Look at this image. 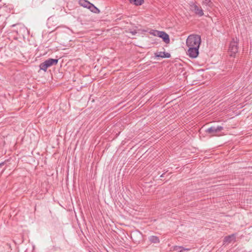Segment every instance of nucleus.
<instances>
[{
	"label": "nucleus",
	"mask_w": 252,
	"mask_h": 252,
	"mask_svg": "<svg viewBox=\"0 0 252 252\" xmlns=\"http://www.w3.org/2000/svg\"><path fill=\"white\" fill-rule=\"evenodd\" d=\"M201 37L197 34L189 35L186 40L187 46L199 48L201 44Z\"/></svg>",
	"instance_id": "obj_1"
},
{
	"label": "nucleus",
	"mask_w": 252,
	"mask_h": 252,
	"mask_svg": "<svg viewBox=\"0 0 252 252\" xmlns=\"http://www.w3.org/2000/svg\"><path fill=\"white\" fill-rule=\"evenodd\" d=\"M58 63V59H48L44 62L41 63L39 65V68L44 71H46L48 67L56 65Z\"/></svg>",
	"instance_id": "obj_2"
},
{
	"label": "nucleus",
	"mask_w": 252,
	"mask_h": 252,
	"mask_svg": "<svg viewBox=\"0 0 252 252\" xmlns=\"http://www.w3.org/2000/svg\"><path fill=\"white\" fill-rule=\"evenodd\" d=\"M189 8L191 11L199 17H201L204 15L203 10L201 7L195 2H191L189 3Z\"/></svg>",
	"instance_id": "obj_3"
},
{
	"label": "nucleus",
	"mask_w": 252,
	"mask_h": 252,
	"mask_svg": "<svg viewBox=\"0 0 252 252\" xmlns=\"http://www.w3.org/2000/svg\"><path fill=\"white\" fill-rule=\"evenodd\" d=\"M223 129V127L221 126H211L207 128L205 132L210 135L211 136H218V133Z\"/></svg>",
	"instance_id": "obj_4"
},
{
	"label": "nucleus",
	"mask_w": 252,
	"mask_h": 252,
	"mask_svg": "<svg viewBox=\"0 0 252 252\" xmlns=\"http://www.w3.org/2000/svg\"><path fill=\"white\" fill-rule=\"evenodd\" d=\"M237 39H233L230 42L229 47V51L231 53V56H234L238 51Z\"/></svg>",
	"instance_id": "obj_5"
},
{
	"label": "nucleus",
	"mask_w": 252,
	"mask_h": 252,
	"mask_svg": "<svg viewBox=\"0 0 252 252\" xmlns=\"http://www.w3.org/2000/svg\"><path fill=\"white\" fill-rule=\"evenodd\" d=\"M189 49L187 52V55L191 58H196L199 54V48L198 47H193L188 46Z\"/></svg>",
	"instance_id": "obj_6"
},
{
	"label": "nucleus",
	"mask_w": 252,
	"mask_h": 252,
	"mask_svg": "<svg viewBox=\"0 0 252 252\" xmlns=\"http://www.w3.org/2000/svg\"><path fill=\"white\" fill-rule=\"evenodd\" d=\"M154 55L155 57L161 58H169L171 57L169 53L161 51L155 53Z\"/></svg>",
	"instance_id": "obj_7"
},
{
	"label": "nucleus",
	"mask_w": 252,
	"mask_h": 252,
	"mask_svg": "<svg viewBox=\"0 0 252 252\" xmlns=\"http://www.w3.org/2000/svg\"><path fill=\"white\" fill-rule=\"evenodd\" d=\"M159 37L162 39L163 41L166 44H168L170 42V38L169 35L165 32L161 31L160 34H159Z\"/></svg>",
	"instance_id": "obj_8"
},
{
	"label": "nucleus",
	"mask_w": 252,
	"mask_h": 252,
	"mask_svg": "<svg viewBox=\"0 0 252 252\" xmlns=\"http://www.w3.org/2000/svg\"><path fill=\"white\" fill-rule=\"evenodd\" d=\"M235 240V234H233L224 237L223 240L224 243H230L233 241Z\"/></svg>",
	"instance_id": "obj_9"
},
{
	"label": "nucleus",
	"mask_w": 252,
	"mask_h": 252,
	"mask_svg": "<svg viewBox=\"0 0 252 252\" xmlns=\"http://www.w3.org/2000/svg\"><path fill=\"white\" fill-rule=\"evenodd\" d=\"M149 240L151 243L158 244L160 242L159 238L157 236H151L149 237Z\"/></svg>",
	"instance_id": "obj_10"
},
{
	"label": "nucleus",
	"mask_w": 252,
	"mask_h": 252,
	"mask_svg": "<svg viewBox=\"0 0 252 252\" xmlns=\"http://www.w3.org/2000/svg\"><path fill=\"white\" fill-rule=\"evenodd\" d=\"M88 8L94 13H98L99 12V10L91 3H90Z\"/></svg>",
	"instance_id": "obj_11"
},
{
	"label": "nucleus",
	"mask_w": 252,
	"mask_h": 252,
	"mask_svg": "<svg viewBox=\"0 0 252 252\" xmlns=\"http://www.w3.org/2000/svg\"><path fill=\"white\" fill-rule=\"evenodd\" d=\"M129 1L135 5H141L144 3V0H129Z\"/></svg>",
	"instance_id": "obj_12"
},
{
	"label": "nucleus",
	"mask_w": 252,
	"mask_h": 252,
	"mask_svg": "<svg viewBox=\"0 0 252 252\" xmlns=\"http://www.w3.org/2000/svg\"><path fill=\"white\" fill-rule=\"evenodd\" d=\"M79 4L86 8H88L90 5V2L86 0H79Z\"/></svg>",
	"instance_id": "obj_13"
},
{
	"label": "nucleus",
	"mask_w": 252,
	"mask_h": 252,
	"mask_svg": "<svg viewBox=\"0 0 252 252\" xmlns=\"http://www.w3.org/2000/svg\"><path fill=\"white\" fill-rule=\"evenodd\" d=\"M174 250L177 251L178 252H183L185 251H189L190 249L189 248H185L182 246H176Z\"/></svg>",
	"instance_id": "obj_14"
},
{
	"label": "nucleus",
	"mask_w": 252,
	"mask_h": 252,
	"mask_svg": "<svg viewBox=\"0 0 252 252\" xmlns=\"http://www.w3.org/2000/svg\"><path fill=\"white\" fill-rule=\"evenodd\" d=\"M161 31H158L157 30H152L150 32V33L156 36H159V34L161 33Z\"/></svg>",
	"instance_id": "obj_15"
},
{
	"label": "nucleus",
	"mask_w": 252,
	"mask_h": 252,
	"mask_svg": "<svg viewBox=\"0 0 252 252\" xmlns=\"http://www.w3.org/2000/svg\"><path fill=\"white\" fill-rule=\"evenodd\" d=\"M211 3V0H204L203 1V3L207 5H209L210 6V4Z\"/></svg>",
	"instance_id": "obj_16"
},
{
	"label": "nucleus",
	"mask_w": 252,
	"mask_h": 252,
	"mask_svg": "<svg viewBox=\"0 0 252 252\" xmlns=\"http://www.w3.org/2000/svg\"><path fill=\"white\" fill-rule=\"evenodd\" d=\"M8 160H5L4 162H2L0 163V167H1L2 165H3L4 164L6 163L7 161H8Z\"/></svg>",
	"instance_id": "obj_17"
},
{
	"label": "nucleus",
	"mask_w": 252,
	"mask_h": 252,
	"mask_svg": "<svg viewBox=\"0 0 252 252\" xmlns=\"http://www.w3.org/2000/svg\"><path fill=\"white\" fill-rule=\"evenodd\" d=\"M130 32L132 34V35H135L136 33H137V32L134 30V31H131Z\"/></svg>",
	"instance_id": "obj_18"
},
{
	"label": "nucleus",
	"mask_w": 252,
	"mask_h": 252,
	"mask_svg": "<svg viewBox=\"0 0 252 252\" xmlns=\"http://www.w3.org/2000/svg\"><path fill=\"white\" fill-rule=\"evenodd\" d=\"M165 173H163L161 176L160 177H163L164 175H165Z\"/></svg>",
	"instance_id": "obj_19"
}]
</instances>
